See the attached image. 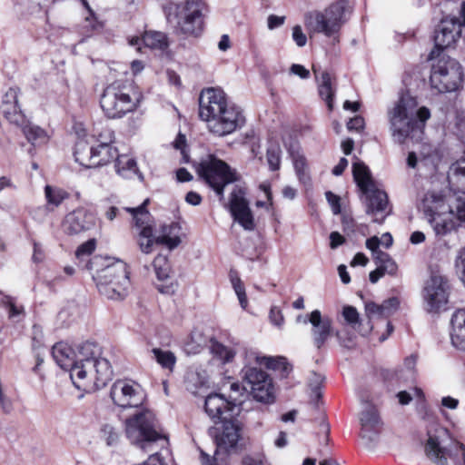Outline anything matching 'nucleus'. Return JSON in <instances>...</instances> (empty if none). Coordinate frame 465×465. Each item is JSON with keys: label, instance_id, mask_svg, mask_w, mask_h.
<instances>
[{"label": "nucleus", "instance_id": "1", "mask_svg": "<svg viewBox=\"0 0 465 465\" xmlns=\"http://www.w3.org/2000/svg\"><path fill=\"white\" fill-rule=\"evenodd\" d=\"M52 356L61 369L70 372L74 385L79 390H98L112 378L109 361L101 357V348L94 342H84L75 351L69 344L60 341L53 346Z\"/></svg>", "mask_w": 465, "mask_h": 465}, {"label": "nucleus", "instance_id": "2", "mask_svg": "<svg viewBox=\"0 0 465 465\" xmlns=\"http://www.w3.org/2000/svg\"><path fill=\"white\" fill-rule=\"evenodd\" d=\"M199 116L206 123L208 131L223 137L241 129L245 117L240 107L230 103L221 89L208 88L199 97Z\"/></svg>", "mask_w": 465, "mask_h": 465}, {"label": "nucleus", "instance_id": "3", "mask_svg": "<svg viewBox=\"0 0 465 465\" xmlns=\"http://www.w3.org/2000/svg\"><path fill=\"white\" fill-rule=\"evenodd\" d=\"M430 118V111L426 106L418 107L417 100L408 94L401 95L387 110L391 134L400 144L408 139L420 140Z\"/></svg>", "mask_w": 465, "mask_h": 465}, {"label": "nucleus", "instance_id": "4", "mask_svg": "<svg viewBox=\"0 0 465 465\" xmlns=\"http://www.w3.org/2000/svg\"><path fill=\"white\" fill-rule=\"evenodd\" d=\"M101 266L93 275L99 293L109 300H122L130 287L127 265L121 260L95 257L90 262V270L94 266Z\"/></svg>", "mask_w": 465, "mask_h": 465}, {"label": "nucleus", "instance_id": "5", "mask_svg": "<svg viewBox=\"0 0 465 465\" xmlns=\"http://www.w3.org/2000/svg\"><path fill=\"white\" fill-rule=\"evenodd\" d=\"M142 100V93L133 84L114 81L104 89L100 106L107 118L120 119L135 112Z\"/></svg>", "mask_w": 465, "mask_h": 465}, {"label": "nucleus", "instance_id": "6", "mask_svg": "<svg viewBox=\"0 0 465 465\" xmlns=\"http://www.w3.org/2000/svg\"><path fill=\"white\" fill-rule=\"evenodd\" d=\"M125 433L132 444L145 451L154 447L164 448L168 444L167 437L159 430L154 413L143 409L125 420Z\"/></svg>", "mask_w": 465, "mask_h": 465}, {"label": "nucleus", "instance_id": "7", "mask_svg": "<svg viewBox=\"0 0 465 465\" xmlns=\"http://www.w3.org/2000/svg\"><path fill=\"white\" fill-rule=\"evenodd\" d=\"M251 354H256V351H245V361L241 371L243 389L248 390L255 401L271 404L275 400L272 380L257 367L263 364L260 361L252 360Z\"/></svg>", "mask_w": 465, "mask_h": 465}, {"label": "nucleus", "instance_id": "8", "mask_svg": "<svg viewBox=\"0 0 465 465\" xmlns=\"http://www.w3.org/2000/svg\"><path fill=\"white\" fill-rule=\"evenodd\" d=\"M450 202L442 193L434 191L428 192L422 199L420 208L437 235H446L456 227Z\"/></svg>", "mask_w": 465, "mask_h": 465}, {"label": "nucleus", "instance_id": "9", "mask_svg": "<svg viewBox=\"0 0 465 465\" xmlns=\"http://www.w3.org/2000/svg\"><path fill=\"white\" fill-rule=\"evenodd\" d=\"M349 6L344 0L330 5L323 12H310L305 15V26L311 33H322L326 36L336 35L347 21Z\"/></svg>", "mask_w": 465, "mask_h": 465}, {"label": "nucleus", "instance_id": "10", "mask_svg": "<svg viewBox=\"0 0 465 465\" xmlns=\"http://www.w3.org/2000/svg\"><path fill=\"white\" fill-rule=\"evenodd\" d=\"M436 50L430 53V58L438 57L432 64L430 77V85L440 93L456 91L463 78L460 64L446 54H436Z\"/></svg>", "mask_w": 465, "mask_h": 465}, {"label": "nucleus", "instance_id": "11", "mask_svg": "<svg viewBox=\"0 0 465 465\" xmlns=\"http://www.w3.org/2000/svg\"><path fill=\"white\" fill-rule=\"evenodd\" d=\"M114 134L112 130H105V139L96 146H89L87 143L80 140L75 144L74 158L79 164L85 168H94L106 165L116 160L118 151L112 145Z\"/></svg>", "mask_w": 465, "mask_h": 465}, {"label": "nucleus", "instance_id": "12", "mask_svg": "<svg viewBox=\"0 0 465 465\" xmlns=\"http://www.w3.org/2000/svg\"><path fill=\"white\" fill-rule=\"evenodd\" d=\"M222 422L221 429H217L215 434L216 450L213 458L211 459L202 451L203 465H219L227 461L230 450H233L240 440V427L234 418Z\"/></svg>", "mask_w": 465, "mask_h": 465}, {"label": "nucleus", "instance_id": "13", "mask_svg": "<svg viewBox=\"0 0 465 465\" xmlns=\"http://www.w3.org/2000/svg\"><path fill=\"white\" fill-rule=\"evenodd\" d=\"M424 450L427 458L435 465H450L449 460L454 465H465V446L459 441H451L445 447L440 436L429 435Z\"/></svg>", "mask_w": 465, "mask_h": 465}, {"label": "nucleus", "instance_id": "14", "mask_svg": "<svg viewBox=\"0 0 465 465\" xmlns=\"http://www.w3.org/2000/svg\"><path fill=\"white\" fill-rule=\"evenodd\" d=\"M199 174L221 196L224 187L236 180L235 173L229 165L213 155H209L200 163Z\"/></svg>", "mask_w": 465, "mask_h": 465}, {"label": "nucleus", "instance_id": "15", "mask_svg": "<svg viewBox=\"0 0 465 465\" xmlns=\"http://www.w3.org/2000/svg\"><path fill=\"white\" fill-rule=\"evenodd\" d=\"M204 8L205 5L202 0H193V2H187L183 17L173 11V5L164 7V10L167 20L170 23H176L184 35L197 36L203 31L202 13Z\"/></svg>", "mask_w": 465, "mask_h": 465}, {"label": "nucleus", "instance_id": "16", "mask_svg": "<svg viewBox=\"0 0 465 465\" xmlns=\"http://www.w3.org/2000/svg\"><path fill=\"white\" fill-rule=\"evenodd\" d=\"M110 396L115 405L122 409L139 408L146 400L142 386L133 380H117L110 390Z\"/></svg>", "mask_w": 465, "mask_h": 465}, {"label": "nucleus", "instance_id": "17", "mask_svg": "<svg viewBox=\"0 0 465 465\" xmlns=\"http://www.w3.org/2000/svg\"><path fill=\"white\" fill-rule=\"evenodd\" d=\"M422 299L427 312H439L444 310L449 300V285L446 279L440 275H431L425 282Z\"/></svg>", "mask_w": 465, "mask_h": 465}, {"label": "nucleus", "instance_id": "18", "mask_svg": "<svg viewBox=\"0 0 465 465\" xmlns=\"http://www.w3.org/2000/svg\"><path fill=\"white\" fill-rule=\"evenodd\" d=\"M149 200L146 199L140 206L136 208H124L130 213L134 220L135 226L140 230L137 235V243L142 252L150 253L153 252V247L156 242V237L153 236V227L150 224V213L145 206Z\"/></svg>", "mask_w": 465, "mask_h": 465}, {"label": "nucleus", "instance_id": "19", "mask_svg": "<svg viewBox=\"0 0 465 465\" xmlns=\"http://www.w3.org/2000/svg\"><path fill=\"white\" fill-rule=\"evenodd\" d=\"M237 399L232 395L225 398L221 393H212L205 398L204 410L215 423L234 418L239 412Z\"/></svg>", "mask_w": 465, "mask_h": 465}, {"label": "nucleus", "instance_id": "20", "mask_svg": "<svg viewBox=\"0 0 465 465\" xmlns=\"http://www.w3.org/2000/svg\"><path fill=\"white\" fill-rule=\"evenodd\" d=\"M360 437L365 448L375 447L381 430L382 421L375 406L366 404L360 413Z\"/></svg>", "mask_w": 465, "mask_h": 465}, {"label": "nucleus", "instance_id": "21", "mask_svg": "<svg viewBox=\"0 0 465 465\" xmlns=\"http://www.w3.org/2000/svg\"><path fill=\"white\" fill-rule=\"evenodd\" d=\"M209 350L213 359L222 365L232 363L238 354H242L245 361V351H252L236 339L226 341L212 339Z\"/></svg>", "mask_w": 465, "mask_h": 465}, {"label": "nucleus", "instance_id": "22", "mask_svg": "<svg viewBox=\"0 0 465 465\" xmlns=\"http://www.w3.org/2000/svg\"><path fill=\"white\" fill-rule=\"evenodd\" d=\"M230 211L234 220L238 222L244 230L252 231L255 228V223L248 202L245 199V191L235 186L230 195Z\"/></svg>", "mask_w": 465, "mask_h": 465}, {"label": "nucleus", "instance_id": "23", "mask_svg": "<svg viewBox=\"0 0 465 465\" xmlns=\"http://www.w3.org/2000/svg\"><path fill=\"white\" fill-rule=\"evenodd\" d=\"M461 35V23L456 17L443 18L435 31L434 42L437 50L453 46Z\"/></svg>", "mask_w": 465, "mask_h": 465}, {"label": "nucleus", "instance_id": "24", "mask_svg": "<svg viewBox=\"0 0 465 465\" xmlns=\"http://www.w3.org/2000/svg\"><path fill=\"white\" fill-rule=\"evenodd\" d=\"M362 193L365 195L367 213L374 217V223H383L385 217L390 213L386 193L373 186L370 188V191H364Z\"/></svg>", "mask_w": 465, "mask_h": 465}, {"label": "nucleus", "instance_id": "25", "mask_svg": "<svg viewBox=\"0 0 465 465\" xmlns=\"http://www.w3.org/2000/svg\"><path fill=\"white\" fill-rule=\"evenodd\" d=\"M94 225L95 215L84 208L68 213L63 222V229L68 234H77L91 230Z\"/></svg>", "mask_w": 465, "mask_h": 465}, {"label": "nucleus", "instance_id": "26", "mask_svg": "<svg viewBox=\"0 0 465 465\" xmlns=\"http://www.w3.org/2000/svg\"><path fill=\"white\" fill-rule=\"evenodd\" d=\"M309 322L312 324V336L317 349H321L332 333V321L322 316L319 310L309 314Z\"/></svg>", "mask_w": 465, "mask_h": 465}, {"label": "nucleus", "instance_id": "27", "mask_svg": "<svg viewBox=\"0 0 465 465\" xmlns=\"http://www.w3.org/2000/svg\"><path fill=\"white\" fill-rule=\"evenodd\" d=\"M450 339L454 347L465 351V310L456 311L451 317Z\"/></svg>", "mask_w": 465, "mask_h": 465}, {"label": "nucleus", "instance_id": "28", "mask_svg": "<svg viewBox=\"0 0 465 465\" xmlns=\"http://www.w3.org/2000/svg\"><path fill=\"white\" fill-rule=\"evenodd\" d=\"M114 167L116 173L123 178L132 179L137 176L141 181L143 179L142 173L138 169L136 161L128 154H118Z\"/></svg>", "mask_w": 465, "mask_h": 465}, {"label": "nucleus", "instance_id": "29", "mask_svg": "<svg viewBox=\"0 0 465 465\" xmlns=\"http://www.w3.org/2000/svg\"><path fill=\"white\" fill-rule=\"evenodd\" d=\"M312 70L318 82L319 94L325 100L329 110H332L334 91L332 89L330 74L325 71H321L314 65L312 66Z\"/></svg>", "mask_w": 465, "mask_h": 465}, {"label": "nucleus", "instance_id": "30", "mask_svg": "<svg viewBox=\"0 0 465 465\" xmlns=\"http://www.w3.org/2000/svg\"><path fill=\"white\" fill-rule=\"evenodd\" d=\"M141 44L151 49L162 50L167 46V39L163 33L152 31L146 32L142 38L133 37L130 40V45L137 46L138 50H141Z\"/></svg>", "mask_w": 465, "mask_h": 465}, {"label": "nucleus", "instance_id": "31", "mask_svg": "<svg viewBox=\"0 0 465 465\" xmlns=\"http://www.w3.org/2000/svg\"><path fill=\"white\" fill-rule=\"evenodd\" d=\"M5 98H11L13 102L10 104L5 101L4 102L5 104V107L3 110L5 117L14 124L24 125L25 117L18 106L16 91L12 88L9 89L5 94Z\"/></svg>", "mask_w": 465, "mask_h": 465}, {"label": "nucleus", "instance_id": "32", "mask_svg": "<svg viewBox=\"0 0 465 465\" xmlns=\"http://www.w3.org/2000/svg\"><path fill=\"white\" fill-rule=\"evenodd\" d=\"M180 232L181 227L176 223L163 225L160 235L156 237V242L159 244L166 245L170 250L174 249L181 243Z\"/></svg>", "mask_w": 465, "mask_h": 465}, {"label": "nucleus", "instance_id": "33", "mask_svg": "<svg viewBox=\"0 0 465 465\" xmlns=\"http://www.w3.org/2000/svg\"><path fill=\"white\" fill-rule=\"evenodd\" d=\"M187 391L193 394H199L202 389L209 388L210 380L204 371H189L185 376Z\"/></svg>", "mask_w": 465, "mask_h": 465}, {"label": "nucleus", "instance_id": "34", "mask_svg": "<svg viewBox=\"0 0 465 465\" xmlns=\"http://www.w3.org/2000/svg\"><path fill=\"white\" fill-rule=\"evenodd\" d=\"M352 173L354 181L361 192L370 191V188L375 186L371 172L363 163L359 161L353 163Z\"/></svg>", "mask_w": 465, "mask_h": 465}, {"label": "nucleus", "instance_id": "35", "mask_svg": "<svg viewBox=\"0 0 465 465\" xmlns=\"http://www.w3.org/2000/svg\"><path fill=\"white\" fill-rule=\"evenodd\" d=\"M206 338L202 331L194 329L192 332L183 340V348L186 354H197L204 347Z\"/></svg>", "mask_w": 465, "mask_h": 465}, {"label": "nucleus", "instance_id": "36", "mask_svg": "<svg viewBox=\"0 0 465 465\" xmlns=\"http://www.w3.org/2000/svg\"><path fill=\"white\" fill-rule=\"evenodd\" d=\"M251 357L252 360L260 361V363L268 369L279 370L283 373H288L290 371L289 363L284 357H269L262 355L259 351H256V354H251Z\"/></svg>", "mask_w": 465, "mask_h": 465}, {"label": "nucleus", "instance_id": "37", "mask_svg": "<svg viewBox=\"0 0 465 465\" xmlns=\"http://www.w3.org/2000/svg\"><path fill=\"white\" fill-rule=\"evenodd\" d=\"M450 184L465 187V157L452 163L448 173Z\"/></svg>", "mask_w": 465, "mask_h": 465}, {"label": "nucleus", "instance_id": "38", "mask_svg": "<svg viewBox=\"0 0 465 465\" xmlns=\"http://www.w3.org/2000/svg\"><path fill=\"white\" fill-rule=\"evenodd\" d=\"M152 353L153 354L157 363L160 364L163 369H167L170 371H173L177 359L173 351L153 348L152 350Z\"/></svg>", "mask_w": 465, "mask_h": 465}, {"label": "nucleus", "instance_id": "39", "mask_svg": "<svg viewBox=\"0 0 465 465\" xmlns=\"http://www.w3.org/2000/svg\"><path fill=\"white\" fill-rule=\"evenodd\" d=\"M23 133L32 144H42L47 141V134L44 129L33 124H25Z\"/></svg>", "mask_w": 465, "mask_h": 465}, {"label": "nucleus", "instance_id": "40", "mask_svg": "<svg viewBox=\"0 0 465 465\" xmlns=\"http://www.w3.org/2000/svg\"><path fill=\"white\" fill-rule=\"evenodd\" d=\"M450 202V207L454 211V219L465 221V187L459 188V192L451 197Z\"/></svg>", "mask_w": 465, "mask_h": 465}, {"label": "nucleus", "instance_id": "41", "mask_svg": "<svg viewBox=\"0 0 465 465\" xmlns=\"http://www.w3.org/2000/svg\"><path fill=\"white\" fill-rule=\"evenodd\" d=\"M373 260L375 261L377 266L385 271L387 274H396L398 266L388 253L384 252H377L376 257Z\"/></svg>", "mask_w": 465, "mask_h": 465}, {"label": "nucleus", "instance_id": "42", "mask_svg": "<svg viewBox=\"0 0 465 465\" xmlns=\"http://www.w3.org/2000/svg\"><path fill=\"white\" fill-rule=\"evenodd\" d=\"M47 203L54 206H58L64 199L68 197V193L60 188L46 185L45 189Z\"/></svg>", "mask_w": 465, "mask_h": 465}, {"label": "nucleus", "instance_id": "43", "mask_svg": "<svg viewBox=\"0 0 465 465\" xmlns=\"http://www.w3.org/2000/svg\"><path fill=\"white\" fill-rule=\"evenodd\" d=\"M2 303L5 307L10 319L18 321L23 315L24 309L22 306L17 305L15 300L11 296H5L2 299Z\"/></svg>", "mask_w": 465, "mask_h": 465}, {"label": "nucleus", "instance_id": "44", "mask_svg": "<svg viewBox=\"0 0 465 465\" xmlns=\"http://www.w3.org/2000/svg\"><path fill=\"white\" fill-rule=\"evenodd\" d=\"M153 268L159 280L163 281L169 277L170 266L165 256L157 255L153 261Z\"/></svg>", "mask_w": 465, "mask_h": 465}, {"label": "nucleus", "instance_id": "45", "mask_svg": "<svg viewBox=\"0 0 465 465\" xmlns=\"http://www.w3.org/2000/svg\"><path fill=\"white\" fill-rule=\"evenodd\" d=\"M281 148L277 143L271 144L267 149V162L272 171H276L281 165Z\"/></svg>", "mask_w": 465, "mask_h": 465}, {"label": "nucleus", "instance_id": "46", "mask_svg": "<svg viewBox=\"0 0 465 465\" xmlns=\"http://www.w3.org/2000/svg\"><path fill=\"white\" fill-rule=\"evenodd\" d=\"M292 157L294 168L299 179L302 182L306 183V181L309 180V176L307 173V163L305 157L300 153L293 154Z\"/></svg>", "mask_w": 465, "mask_h": 465}, {"label": "nucleus", "instance_id": "47", "mask_svg": "<svg viewBox=\"0 0 465 465\" xmlns=\"http://www.w3.org/2000/svg\"><path fill=\"white\" fill-rule=\"evenodd\" d=\"M260 189L264 193L265 197L267 199L266 202L258 201L256 203L257 207H262L267 211H271L272 208V195L271 192V184L269 183H262L260 184Z\"/></svg>", "mask_w": 465, "mask_h": 465}, {"label": "nucleus", "instance_id": "48", "mask_svg": "<svg viewBox=\"0 0 465 465\" xmlns=\"http://www.w3.org/2000/svg\"><path fill=\"white\" fill-rule=\"evenodd\" d=\"M242 465H268L262 452L247 454L242 458Z\"/></svg>", "mask_w": 465, "mask_h": 465}, {"label": "nucleus", "instance_id": "49", "mask_svg": "<svg viewBox=\"0 0 465 465\" xmlns=\"http://www.w3.org/2000/svg\"><path fill=\"white\" fill-rule=\"evenodd\" d=\"M366 315L370 319L373 318H385L383 313L382 304H377L373 302L365 304Z\"/></svg>", "mask_w": 465, "mask_h": 465}, {"label": "nucleus", "instance_id": "50", "mask_svg": "<svg viewBox=\"0 0 465 465\" xmlns=\"http://www.w3.org/2000/svg\"><path fill=\"white\" fill-rule=\"evenodd\" d=\"M95 246L96 242L94 239L88 240L87 242H84L77 248L75 252L76 257L82 258L84 256L90 255L95 250Z\"/></svg>", "mask_w": 465, "mask_h": 465}, {"label": "nucleus", "instance_id": "51", "mask_svg": "<svg viewBox=\"0 0 465 465\" xmlns=\"http://www.w3.org/2000/svg\"><path fill=\"white\" fill-rule=\"evenodd\" d=\"M381 304L383 308V313L385 318H387L397 311L400 305V302L397 298L393 297L384 301Z\"/></svg>", "mask_w": 465, "mask_h": 465}, {"label": "nucleus", "instance_id": "52", "mask_svg": "<svg viewBox=\"0 0 465 465\" xmlns=\"http://www.w3.org/2000/svg\"><path fill=\"white\" fill-rule=\"evenodd\" d=\"M342 316L350 324H355L359 322V313L356 308L352 306H344L342 310Z\"/></svg>", "mask_w": 465, "mask_h": 465}, {"label": "nucleus", "instance_id": "53", "mask_svg": "<svg viewBox=\"0 0 465 465\" xmlns=\"http://www.w3.org/2000/svg\"><path fill=\"white\" fill-rule=\"evenodd\" d=\"M269 318H270L271 322L277 327H282L284 323V318H283L282 312L276 306H272L271 308Z\"/></svg>", "mask_w": 465, "mask_h": 465}, {"label": "nucleus", "instance_id": "54", "mask_svg": "<svg viewBox=\"0 0 465 465\" xmlns=\"http://www.w3.org/2000/svg\"><path fill=\"white\" fill-rule=\"evenodd\" d=\"M173 145L175 149L180 150L183 159L185 163L188 162V154L186 153L185 147H186V138L183 134H179L173 143Z\"/></svg>", "mask_w": 465, "mask_h": 465}, {"label": "nucleus", "instance_id": "55", "mask_svg": "<svg viewBox=\"0 0 465 465\" xmlns=\"http://www.w3.org/2000/svg\"><path fill=\"white\" fill-rule=\"evenodd\" d=\"M325 196L331 207L332 213L334 214H339L341 213L340 197L331 192H326Z\"/></svg>", "mask_w": 465, "mask_h": 465}, {"label": "nucleus", "instance_id": "56", "mask_svg": "<svg viewBox=\"0 0 465 465\" xmlns=\"http://www.w3.org/2000/svg\"><path fill=\"white\" fill-rule=\"evenodd\" d=\"M292 38L296 45L300 47L304 46L307 43V37L303 34L302 29L300 25H295L292 28Z\"/></svg>", "mask_w": 465, "mask_h": 465}, {"label": "nucleus", "instance_id": "57", "mask_svg": "<svg viewBox=\"0 0 465 465\" xmlns=\"http://www.w3.org/2000/svg\"><path fill=\"white\" fill-rule=\"evenodd\" d=\"M33 348L40 350L43 347V331L39 326L33 327Z\"/></svg>", "mask_w": 465, "mask_h": 465}, {"label": "nucleus", "instance_id": "58", "mask_svg": "<svg viewBox=\"0 0 465 465\" xmlns=\"http://www.w3.org/2000/svg\"><path fill=\"white\" fill-rule=\"evenodd\" d=\"M364 119L363 117L357 115L347 123V128L350 131H357L360 132L364 128Z\"/></svg>", "mask_w": 465, "mask_h": 465}, {"label": "nucleus", "instance_id": "59", "mask_svg": "<svg viewBox=\"0 0 465 465\" xmlns=\"http://www.w3.org/2000/svg\"><path fill=\"white\" fill-rule=\"evenodd\" d=\"M103 433L106 436L108 445H112L118 440V433L114 427L110 425H104L103 428Z\"/></svg>", "mask_w": 465, "mask_h": 465}, {"label": "nucleus", "instance_id": "60", "mask_svg": "<svg viewBox=\"0 0 465 465\" xmlns=\"http://www.w3.org/2000/svg\"><path fill=\"white\" fill-rule=\"evenodd\" d=\"M365 245L366 248L371 252L373 259L376 257L377 252H382V251L379 249L380 239L377 236L367 239Z\"/></svg>", "mask_w": 465, "mask_h": 465}, {"label": "nucleus", "instance_id": "61", "mask_svg": "<svg viewBox=\"0 0 465 465\" xmlns=\"http://www.w3.org/2000/svg\"><path fill=\"white\" fill-rule=\"evenodd\" d=\"M290 72L292 74L298 75L302 79H307L310 77V72L308 69H306L303 65L293 64L291 68Z\"/></svg>", "mask_w": 465, "mask_h": 465}, {"label": "nucleus", "instance_id": "62", "mask_svg": "<svg viewBox=\"0 0 465 465\" xmlns=\"http://www.w3.org/2000/svg\"><path fill=\"white\" fill-rule=\"evenodd\" d=\"M330 241H331V242H330L331 248L336 249L337 247H339L345 242V239L338 232H332L330 234Z\"/></svg>", "mask_w": 465, "mask_h": 465}, {"label": "nucleus", "instance_id": "63", "mask_svg": "<svg viewBox=\"0 0 465 465\" xmlns=\"http://www.w3.org/2000/svg\"><path fill=\"white\" fill-rule=\"evenodd\" d=\"M284 23V16H277L274 15H271L268 17V27L269 29H274L276 27L281 26Z\"/></svg>", "mask_w": 465, "mask_h": 465}, {"label": "nucleus", "instance_id": "64", "mask_svg": "<svg viewBox=\"0 0 465 465\" xmlns=\"http://www.w3.org/2000/svg\"><path fill=\"white\" fill-rule=\"evenodd\" d=\"M185 201L191 205L197 206L201 203L202 197L195 192H189L185 196Z\"/></svg>", "mask_w": 465, "mask_h": 465}]
</instances>
